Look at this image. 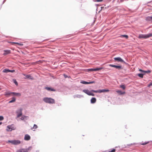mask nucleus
I'll use <instances>...</instances> for the list:
<instances>
[{"mask_svg":"<svg viewBox=\"0 0 152 152\" xmlns=\"http://www.w3.org/2000/svg\"><path fill=\"white\" fill-rule=\"evenodd\" d=\"M39 150H37V151H36V152H39Z\"/></svg>","mask_w":152,"mask_h":152,"instance_id":"nucleus-44","label":"nucleus"},{"mask_svg":"<svg viewBox=\"0 0 152 152\" xmlns=\"http://www.w3.org/2000/svg\"><path fill=\"white\" fill-rule=\"evenodd\" d=\"M148 86V87H149V88H150V86Z\"/></svg>","mask_w":152,"mask_h":152,"instance_id":"nucleus-46","label":"nucleus"},{"mask_svg":"<svg viewBox=\"0 0 152 152\" xmlns=\"http://www.w3.org/2000/svg\"><path fill=\"white\" fill-rule=\"evenodd\" d=\"M27 116H26L23 115L21 118L20 119L22 120H23Z\"/></svg>","mask_w":152,"mask_h":152,"instance_id":"nucleus-27","label":"nucleus"},{"mask_svg":"<svg viewBox=\"0 0 152 152\" xmlns=\"http://www.w3.org/2000/svg\"><path fill=\"white\" fill-rule=\"evenodd\" d=\"M121 37H125L126 38H128V36L126 35H123L121 36Z\"/></svg>","mask_w":152,"mask_h":152,"instance_id":"nucleus-28","label":"nucleus"},{"mask_svg":"<svg viewBox=\"0 0 152 152\" xmlns=\"http://www.w3.org/2000/svg\"><path fill=\"white\" fill-rule=\"evenodd\" d=\"M4 53L3 54L4 56H6L11 53V50H4Z\"/></svg>","mask_w":152,"mask_h":152,"instance_id":"nucleus-12","label":"nucleus"},{"mask_svg":"<svg viewBox=\"0 0 152 152\" xmlns=\"http://www.w3.org/2000/svg\"><path fill=\"white\" fill-rule=\"evenodd\" d=\"M120 87L122 88L123 90H124L126 88V86H120Z\"/></svg>","mask_w":152,"mask_h":152,"instance_id":"nucleus-35","label":"nucleus"},{"mask_svg":"<svg viewBox=\"0 0 152 152\" xmlns=\"http://www.w3.org/2000/svg\"><path fill=\"white\" fill-rule=\"evenodd\" d=\"M103 69V67H100L99 68H94V71H98L99 70H101Z\"/></svg>","mask_w":152,"mask_h":152,"instance_id":"nucleus-22","label":"nucleus"},{"mask_svg":"<svg viewBox=\"0 0 152 152\" xmlns=\"http://www.w3.org/2000/svg\"><path fill=\"white\" fill-rule=\"evenodd\" d=\"M13 43H15V44H17L19 45H20V46H21V45H23V44H22L20 43H18V42H13Z\"/></svg>","mask_w":152,"mask_h":152,"instance_id":"nucleus-34","label":"nucleus"},{"mask_svg":"<svg viewBox=\"0 0 152 152\" xmlns=\"http://www.w3.org/2000/svg\"><path fill=\"white\" fill-rule=\"evenodd\" d=\"M145 75V73H138L137 74V75L140 77L141 78H142L143 77V75Z\"/></svg>","mask_w":152,"mask_h":152,"instance_id":"nucleus-20","label":"nucleus"},{"mask_svg":"<svg viewBox=\"0 0 152 152\" xmlns=\"http://www.w3.org/2000/svg\"><path fill=\"white\" fill-rule=\"evenodd\" d=\"M102 1V0H96V1L97 2H99V1Z\"/></svg>","mask_w":152,"mask_h":152,"instance_id":"nucleus-40","label":"nucleus"},{"mask_svg":"<svg viewBox=\"0 0 152 152\" xmlns=\"http://www.w3.org/2000/svg\"><path fill=\"white\" fill-rule=\"evenodd\" d=\"M8 142L11 143L14 145H17L20 143V141L19 140H9Z\"/></svg>","mask_w":152,"mask_h":152,"instance_id":"nucleus-6","label":"nucleus"},{"mask_svg":"<svg viewBox=\"0 0 152 152\" xmlns=\"http://www.w3.org/2000/svg\"><path fill=\"white\" fill-rule=\"evenodd\" d=\"M7 127V131H11L12 130H14V129H13V127L12 128L11 126H8Z\"/></svg>","mask_w":152,"mask_h":152,"instance_id":"nucleus-15","label":"nucleus"},{"mask_svg":"<svg viewBox=\"0 0 152 152\" xmlns=\"http://www.w3.org/2000/svg\"><path fill=\"white\" fill-rule=\"evenodd\" d=\"M114 59L115 61L118 62H121L126 64V62L120 57H117L114 58Z\"/></svg>","mask_w":152,"mask_h":152,"instance_id":"nucleus-9","label":"nucleus"},{"mask_svg":"<svg viewBox=\"0 0 152 152\" xmlns=\"http://www.w3.org/2000/svg\"><path fill=\"white\" fill-rule=\"evenodd\" d=\"M115 148H113L110 151H109L108 152H115Z\"/></svg>","mask_w":152,"mask_h":152,"instance_id":"nucleus-30","label":"nucleus"},{"mask_svg":"<svg viewBox=\"0 0 152 152\" xmlns=\"http://www.w3.org/2000/svg\"><path fill=\"white\" fill-rule=\"evenodd\" d=\"M109 66L113 67L115 68L116 69H118V70H120L123 69V67L120 65H113L112 64H109L108 65Z\"/></svg>","mask_w":152,"mask_h":152,"instance_id":"nucleus-7","label":"nucleus"},{"mask_svg":"<svg viewBox=\"0 0 152 152\" xmlns=\"http://www.w3.org/2000/svg\"><path fill=\"white\" fill-rule=\"evenodd\" d=\"M124 1V0H120V1L121 2H123Z\"/></svg>","mask_w":152,"mask_h":152,"instance_id":"nucleus-41","label":"nucleus"},{"mask_svg":"<svg viewBox=\"0 0 152 152\" xmlns=\"http://www.w3.org/2000/svg\"><path fill=\"white\" fill-rule=\"evenodd\" d=\"M10 69H5L3 70V72L7 73L9 72Z\"/></svg>","mask_w":152,"mask_h":152,"instance_id":"nucleus-23","label":"nucleus"},{"mask_svg":"<svg viewBox=\"0 0 152 152\" xmlns=\"http://www.w3.org/2000/svg\"><path fill=\"white\" fill-rule=\"evenodd\" d=\"M87 71L88 72L94 71V68H91L88 69Z\"/></svg>","mask_w":152,"mask_h":152,"instance_id":"nucleus-25","label":"nucleus"},{"mask_svg":"<svg viewBox=\"0 0 152 152\" xmlns=\"http://www.w3.org/2000/svg\"><path fill=\"white\" fill-rule=\"evenodd\" d=\"M31 138L30 135L28 134H26L24 137V139L26 140H30Z\"/></svg>","mask_w":152,"mask_h":152,"instance_id":"nucleus-14","label":"nucleus"},{"mask_svg":"<svg viewBox=\"0 0 152 152\" xmlns=\"http://www.w3.org/2000/svg\"><path fill=\"white\" fill-rule=\"evenodd\" d=\"M22 109L20 108L16 111V113L17 114V117L18 118L22 115Z\"/></svg>","mask_w":152,"mask_h":152,"instance_id":"nucleus-8","label":"nucleus"},{"mask_svg":"<svg viewBox=\"0 0 152 152\" xmlns=\"http://www.w3.org/2000/svg\"><path fill=\"white\" fill-rule=\"evenodd\" d=\"M43 100L46 103L53 104L55 103L54 99L51 98L45 97L43 98Z\"/></svg>","mask_w":152,"mask_h":152,"instance_id":"nucleus-2","label":"nucleus"},{"mask_svg":"<svg viewBox=\"0 0 152 152\" xmlns=\"http://www.w3.org/2000/svg\"><path fill=\"white\" fill-rule=\"evenodd\" d=\"M109 91V90L108 89H103L97 90H91L90 91H89L88 89H83V92L89 96H95V94L93 92L101 93L102 92H107Z\"/></svg>","mask_w":152,"mask_h":152,"instance_id":"nucleus-1","label":"nucleus"},{"mask_svg":"<svg viewBox=\"0 0 152 152\" xmlns=\"http://www.w3.org/2000/svg\"><path fill=\"white\" fill-rule=\"evenodd\" d=\"M37 126L35 124H34L33 127V128L36 129L37 128Z\"/></svg>","mask_w":152,"mask_h":152,"instance_id":"nucleus-33","label":"nucleus"},{"mask_svg":"<svg viewBox=\"0 0 152 152\" xmlns=\"http://www.w3.org/2000/svg\"><path fill=\"white\" fill-rule=\"evenodd\" d=\"M23 75L25 76L24 78L25 79H27L31 80H34L33 77L30 75L23 74Z\"/></svg>","mask_w":152,"mask_h":152,"instance_id":"nucleus-10","label":"nucleus"},{"mask_svg":"<svg viewBox=\"0 0 152 152\" xmlns=\"http://www.w3.org/2000/svg\"><path fill=\"white\" fill-rule=\"evenodd\" d=\"M152 36V34L150 33L146 34H140L139 35L138 38L140 39H146Z\"/></svg>","mask_w":152,"mask_h":152,"instance_id":"nucleus-3","label":"nucleus"},{"mask_svg":"<svg viewBox=\"0 0 152 152\" xmlns=\"http://www.w3.org/2000/svg\"><path fill=\"white\" fill-rule=\"evenodd\" d=\"M94 81H90L89 82H87L84 80H81L80 83L86 85L94 83Z\"/></svg>","mask_w":152,"mask_h":152,"instance_id":"nucleus-11","label":"nucleus"},{"mask_svg":"<svg viewBox=\"0 0 152 152\" xmlns=\"http://www.w3.org/2000/svg\"><path fill=\"white\" fill-rule=\"evenodd\" d=\"M11 94H13L14 96H20L21 95V94L19 93H16L15 92H6L4 94V95L8 96L11 95Z\"/></svg>","mask_w":152,"mask_h":152,"instance_id":"nucleus-4","label":"nucleus"},{"mask_svg":"<svg viewBox=\"0 0 152 152\" xmlns=\"http://www.w3.org/2000/svg\"><path fill=\"white\" fill-rule=\"evenodd\" d=\"M6 0H4V1H3V2L2 3V4H3L4 3V2L6 1Z\"/></svg>","mask_w":152,"mask_h":152,"instance_id":"nucleus-42","label":"nucleus"},{"mask_svg":"<svg viewBox=\"0 0 152 152\" xmlns=\"http://www.w3.org/2000/svg\"><path fill=\"white\" fill-rule=\"evenodd\" d=\"M15 71V70H10L9 72H14Z\"/></svg>","mask_w":152,"mask_h":152,"instance_id":"nucleus-37","label":"nucleus"},{"mask_svg":"<svg viewBox=\"0 0 152 152\" xmlns=\"http://www.w3.org/2000/svg\"><path fill=\"white\" fill-rule=\"evenodd\" d=\"M147 86H152V83L151 82L150 83L148 84Z\"/></svg>","mask_w":152,"mask_h":152,"instance_id":"nucleus-39","label":"nucleus"},{"mask_svg":"<svg viewBox=\"0 0 152 152\" xmlns=\"http://www.w3.org/2000/svg\"><path fill=\"white\" fill-rule=\"evenodd\" d=\"M139 71L142 72V73H144V70H143L141 69H139Z\"/></svg>","mask_w":152,"mask_h":152,"instance_id":"nucleus-36","label":"nucleus"},{"mask_svg":"<svg viewBox=\"0 0 152 152\" xmlns=\"http://www.w3.org/2000/svg\"><path fill=\"white\" fill-rule=\"evenodd\" d=\"M146 20L147 21H152V16H148L146 18Z\"/></svg>","mask_w":152,"mask_h":152,"instance_id":"nucleus-21","label":"nucleus"},{"mask_svg":"<svg viewBox=\"0 0 152 152\" xmlns=\"http://www.w3.org/2000/svg\"><path fill=\"white\" fill-rule=\"evenodd\" d=\"M15 100H16L15 98L14 97H12V99L9 102V103H12L14 102L15 101Z\"/></svg>","mask_w":152,"mask_h":152,"instance_id":"nucleus-19","label":"nucleus"},{"mask_svg":"<svg viewBox=\"0 0 152 152\" xmlns=\"http://www.w3.org/2000/svg\"><path fill=\"white\" fill-rule=\"evenodd\" d=\"M45 88L47 90L50 91H55L56 90L55 89L53 88H51L50 87H46Z\"/></svg>","mask_w":152,"mask_h":152,"instance_id":"nucleus-18","label":"nucleus"},{"mask_svg":"<svg viewBox=\"0 0 152 152\" xmlns=\"http://www.w3.org/2000/svg\"><path fill=\"white\" fill-rule=\"evenodd\" d=\"M73 97L75 98H81L83 97V96L82 95L76 94L74 95Z\"/></svg>","mask_w":152,"mask_h":152,"instance_id":"nucleus-16","label":"nucleus"},{"mask_svg":"<svg viewBox=\"0 0 152 152\" xmlns=\"http://www.w3.org/2000/svg\"><path fill=\"white\" fill-rule=\"evenodd\" d=\"M2 124V122H0V125H1Z\"/></svg>","mask_w":152,"mask_h":152,"instance_id":"nucleus-43","label":"nucleus"},{"mask_svg":"<svg viewBox=\"0 0 152 152\" xmlns=\"http://www.w3.org/2000/svg\"><path fill=\"white\" fill-rule=\"evenodd\" d=\"M77 88H78L77 90H79L80 91H83V90H82V89L80 88L79 87H78ZM77 90V89H76V90Z\"/></svg>","mask_w":152,"mask_h":152,"instance_id":"nucleus-38","label":"nucleus"},{"mask_svg":"<svg viewBox=\"0 0 152 152\" xmlns=\"http://www.w3.org/2000/svg\"><path fill=\"white\" fill-rule=\"evenodd\" d=\"M91 104H94L96 102V99L95 97H92L91 99Z\"/></svg>","mask_w":152,"mask_h":152,"instance_id":"nucleus-17","label":"nucleus"},{"mask_svg":"<svg viewBox=\"0 0 152 152\" xmlns=\"http://www.w3.org/2000/svg\"><path fill=\"white\" fill-rule=\"evenodd\" d=\"M121 86H124V85H121Z\"/></svg>","mask_w":152,"mask_h":152,"instance_id":"nucleus-45","label":"nucleus"},{"mask_svg":"<svg viewBox=\"0 0 152 152\" xmlns=\"http://www.w3.org/2000/svg\"><path fill=\"white\" fill-rule=\"evenodd\" d=\"M63 76H64V77L65 78H71V77H70V76H68L67 75L65 74H63Z\"/></svg>","mask_w":152,"mask_h":152,"instance_id":"nucleus-26","label":"nucleus"},{"mask_svg":"<svg viewBox=\"0 0 152 152\" xmlns=\"http://www.w3.org/2000/svg\"><path fill=\"white\" fill-rule=\"evenodd\" d=\"M151 72V71L150 70H148L147 71H144V73L145 74V73H149Z\"/></svg>","mask_w":152,"mask_h":152,"instance_id":"nucleus-29","label":"nucleus"},{"mask_svg":"<svg viewBox=\"0 0 152 152\" xmlns=\"http://www.w3.org/2000/svg\"><path fill=\"white\" fill-rule=\"evenodd\" d=\"M32 147L31 146L27 148H22L18 150L16 152H28L29 151L31 150Z\"/></svg>","mask_w":152,"mask_h":152,"instance_id":"nucleus-5","label":"nucleus"},{"mask_svg":"<svg viewBox=\"0 0 152 152\" xmlns=\"http://www.w3.org/2000/svg\"><path fill=\"white\" fill-rule=\"evenodd\" d=\"M4 119V118L2 116H0V121H2Z\"/></svg>","mask_w":152,"mask_h":152,"instance_id":"nucleus-32","label":"nucleus"},{"mask_svg":"<svg viewBox=\"0 0 152 152\" xmlns=\"http://www.w3.org/2000/svg\"><path fill=\"white\" fill-rule=\"evenodd\" d=\"M116 92L118 93V94L119 95H123L125 93V91H122L121 90H117Z\"/></svg>","mask_w":152,"mask_h":152,"instance_id":"nucleus-13","label":"nucleus"},{"mask_svg":"<svg viewBox=\"0 0 152 152\" xmlns=\"http://www.w3.org/2000/svg\"><path fill=\"white\" fill-rule=\"evenodd\" d=\"M12 81L13 83L15 84L16 86L18 85V83L17 82V81L15 79H12Z\"/></svg>","mask_w":152,"mask_h":152,"instance_id":"nucleus-24","label":"nucleus"},{"mask_svg":"<svg viewBox=\"0 0 152 152\" xmlns=\"http://www.w3.org/2000/svg\"><path fill=\"white\" fill-rule=\"evenodd\" d=\"M148 143V142H142L141 143V144L142 145H146V144Z\"/></svg>","mask_w":152,"mask_h":152,"instance_id":"nucleus-31","label":"nucleus"}]
</instances>
